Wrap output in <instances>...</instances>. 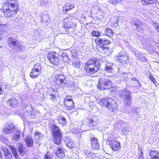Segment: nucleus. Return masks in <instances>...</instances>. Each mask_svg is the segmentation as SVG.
<instances>
[{"label":"nucleus","instance_id":"obj_1","mask_svg":"<svg viewBox=\"0 0 159 159\" xmlns=\"http://www.w3.org/2000/svg\"><path fill=\"white\" fill-rule=\"evenodd\" d=\"M3 5L2 11L6 17H13L17 14L18 7L17 0H6Z\"/></svg>","mask_w":159,"mask_h":159},{"label":"nucleus","instance_id":"obj_2","mask_svg":"<svg viewBox=\"0 0 159 159\" xmlns=\"http://www.w3.org/2000/svg\"><path fill=\"white\" fill-rule=\"evenodd\" d=\"M100 61L95 58L89 60L85 64L84 69L86 72L90 74L96 73L100 66Z\"/></svg>","mask_w":159,"mask_h":159},{"label":"nucleus","instance_id":"obj_3","mask_svg":"<svg viewBox=\"0 0 159 159\" xmlns=\"http://www.w3.org/2000/svg\"><path fill=\"white\" fill-rule=\"evenodd\" d=\"M75 19L71 17L66 18L62 21V27H64L67 33H73L76 27V25L73 22Z\"/></svg>","mask_w":159,"mask_h":159},{"label":"nucleus","instance_id":"obj_4","mask_svg":"<svg viewBox=\"0 0 159 159\" xmlns=\"http://www.w3.org/2000/svg\"><path fill=\"white\" fill-rule=\"evenodd\" d=\"M99 103L102 107H105L111 111L116 110L117 105L115 100L111 98H103L100 100Z\"/></svg>","mask_w":159,"mask_h":159},{"label":"nucleus","instance_id":"obj_5","mask_svg":"<svg viewBox=\"0 0 159 159\" xmlns=\"http://www.w3.org/2000/svg\"><path fill=\"white\" fill-rule=\"evenodd\" d=\"M119 93V97L124 100L125 105L126 107H130L131 102L130 92L126 89H123L120 90Z\"/></svg>","mask_w":159,"mask_h":159},{"label":"nucleus","instance_id":"obj_6","mask_svg":"<svg viewBox=\"0 0 159 159\" xmlns=\"http://www.w3.org/2000/svg\"><path fill=\"white\" fill-rule=\"evenodd\" d=\"M112 86V83L110 80L102 78L99 79L97 87L101 90H102L104 89H108Z\"/></svg>","mask_w":159,"mask_h":159},{"label":"nucleus","instance_id":"obj_7","mask_svg":"<svg viewBox=\"0 0 159 159\" xmlns=\"http://www.w3.org/2000/svg\"><path fill=\"white\" fill-rule=\"evenodd\" d=\"M55 82V86L57 88H60L64 86L66 82L65 75L62 74L56 75Z\"/></svg>","mask_w":159,"mask_h":159},{"label":"nucleus","instance_id":"obj_8","mask_svg":"<svg viewBox=\"0 0 159 159\" xmlns=\"http://www.w3.org/2000/svg\"><path fill=\"white\" fill-rule=\"evenodd\" d=\"M48 58L51 63L54 65H57L59 61V55L54 52H50L48 55Z\"/></svg>","mask_w":159,"mask_h":159},{"label":"nucleus","instance_id":"obj_9","mask_svg":"<svg viewBox=\"0 0 159 159\" xmlns=\"http://www.w3.org/2000/svg\"><path fill=\"white\" fill-rule=\"evenodd\" d=\"M65 108L68 110H73L75 108L74 103L71 97L67 96L64 98L63 102Z\"/></svg>","mask_w":159,"mask_h":159},{"label":"nucleus","instance_id":"obj_10","mask_svg":"<svg viewBox=\"0 0 159 159\" xmlns=\"http://www.w3.org/2000/svg\"><path fill=\"white\" fill-rule=\"evenodd\" d=\"M117 57L118 60L123 64H126L128 62V57L125 51L120 52Z\"/></svg>","mask_w":159,"mask_h":159},{"label":"nucleus","instance_id":"obj_11","mask_svg":"<svg viewBox=\"0 0 159 159\" xmlns=\"http://www.w3.org/2000/svg\"><path fill=\"white\" fill-rule=\"evenodd\" d=\"M87 122L91 129H93L99 123V120L96 116L93 115L88 118Z\"/></svg>","mask_w":159,"mask_h":159},{"label":"nucleus","instance_id":"obj_12","mask_svg":"<svg viewBox=\"0 0 159 159\" xmlns=\"http://www.w3.org/2000/svg\"><path fill=\"white\" fill-rule=\"evenodd\" d=\"M110 146L112 150L114 151H120L121 148L120 143L116 140L110 141Z\"/></svg>","mask_w":159,"mask_h":159},{"label":"nucleus","instance_id":"obj_13","mask_svg":"<svg viewBox=\"0 0 159 159\" xmlns=\"http://www.w3.org/2000/svg\"><path fill=\"white\" fill-rule=\"evenodd\" d=\"M131 50L139 60L143 61H146L147 59L143 53H141L134 48H132Z\"/></svg>","mask_w":159,"mask_h":159},{"label":"nucleus","instance_id":"obj_14","mask_svg":"<svg viewBox=\"0 0 159 159\" xmlns=\"http://www.w3.org/2000/svg\"><path fill=\"white\" fill-rule=\"evenodd\" d=\"M25 109L29 116L34 115L36 114V109L34 108L30 104H27L25 107Z\"/></svg>","mask_w":159,"mask_h":159},{"label":"nucleus","instance_id":"obj_15","mask_svg":"<svg viewBox=\"0 0 159 159\" xmlns=\"http://www.w3.org/2000/svg\"><path fill=\"white\" fill-rule=\"evenodd\" d=\"M95 43L98 45L102 44V45H109L111 43V41L106 38H98L95 39Z\"/></svg>","mask_w":159,"mask_h":159},{"label":"nucleus","instance_id":"obj_16","mask_svg":"<svg viewBox=\"0 0 159 159\" xmlns=\"http://www.w3.org/2000/svg\"><path fill=\"white\" fill-rule=\"evenodd\" d=\"M15 127L12 124H7L5 128L3 129V132L6 134H9L14 131Z\"/></svg>","mask_w":159,"mask_h":159},{"label":"nucleus","instance_id":"obj_17","mask_svg":"<svg viewBox=\"0 0 159 159\" xmlns=\"http://www.w3.org/2000/svg\"><path fill=\"white\" fill-rule=\"evenodd\" d=\"M9 29L7 24H2L0 21V40H1L2 38V33L7 32Z\"/></svg>","mask_w":159,"mask_h":159},{"label":"nucleus","instance_id":"obj_18","mask_svg":"<svg viewBox=\"0 0 159 159\" xmlns=\"http://www.w3.org/2000/svg\"><path fill=\"white\" fill-rule=\"evenodd\" d=\"M7 43L12 48H15L19 42L16 39L12 37H9L7 39Z\"/></svg>","mask_w":159,"mask_h":159},{"label":"nucleus","instance_id":"obj_19","mask_svg":"<svg viewBox=\"0 0 159 159\" xmlns=\"http://www.w3.org/2000/svg\"><path fill=\"white\" fill-rule=\"evenodd\" d=\"M64 140L66 145L69 148L73 149L75 147V144L70 138L66 137Z\"/></svg>","mask_w":159,"mask_h":159},{"label":"nucleus","instance_id":"obj_20","mask_svg":"<svg viewBox=\"0 0 159 159\" xmlns=\"http://www.w3.org/2000/svg\"><path fill=\"white\" fill-rule=\"evenodd\" d=\"M18 151L20 154L22 156L26 154L27 151V148L21 143H19L18 144Z\"/></svg>","mask_w":159,"mask_h":159},{"label":"nucleus","instance_id":"obj_21","mask_svg":"<svg viewBox=\"0 0 159 159\" xmlns=\"http://www.w3.org/2000/svg\"><path fill=\"white\" fill-rule=\"evenodd\" d=\"M91 146L93 149H98L99 148V143L96 137H93L91 139Z\"/></svg>","mask_w":159,"mask_h":159},{"label":"nucleus","instance_id":"obj_22","mask_svg":"<svg viewBox=\"0 0 159 159\" xmlns=\"http://www.w3.org/2000/svg\"><path fill=\"white\" fill-rule=\"evenodd\" d=\"M117 75L119 76L118 77V80H116V81L118 83H119L121 81L125 80H127L128 78L127 73H120V72L117 73Z\"/></svg>","mask_w":159,"mask_h":159},{"label":"nucleus","instance_id":"obj_23","mask_svg":"<svg viewBox=\"0 0 159 159\" xmlns=\"http://www.w3.org/2000/svg\"><path fill=\"white\" fill-rule=\"evenodd\" d=\"M51 129L53 134V136L61 135L60 129L59 128L55 125H52L51 126Z\"/></svg>","mask_w":159,"mask_h":159},{"label":"nucleus","instance_id":"obj_24","mask_svg":"<svg viewBox=\"0 0 159 159\" xmlns=\"http://www.w3.org/2000/svg\"><path fill=\"white\" fill-rule=\"evenodd\" d=\"M25 140L28 147L31 148L33 147L34 141L33 138L31 136H27L25 139Z\"/></svg>","mask_w":159,"mask_h":159},{"label":"nucleus","instance_id":"obj_25","mask_svg":"<svg viewBox=\"0 0 159 159\" xmlns=\"http://www.w3.org/2000/svg\"><path fill=\"white\" fill-rule=\"evenodd\" d=\"M7 104L11 107L15 108L18 105V103L17 100L15 98H12L8 100Z\"/></svg>","mask_w":159,"mask_h":159},{"label":"nucleus","instance_id":"obj_26","mask_svg":"<svg viewBox=\"0 0 159 159\" xmlns=\"http://www.w3.org/2000/svg\"><path fill=\"white\" fill-rule=\"evenodd\" d=\"M74 7L73 4L68 3L65 5V7H63L62 11L64 13H66L69 11L73 9Z\"/></svg>","mask_w":159,"mask_h":159},{"label":"nucleus","instance_id":"obj_27","mask_svg":"<svg viewBox=\"0 0 159 159\" xmlns=\"http://www.w3.org/2000/svg\"><path fill=\"white\" fill-rule=\"evenodd\" d=\"M113 65V63L107 62L105 64V70L109 73H112L113 71V70L112 69Z\"/></svg>","mask_w":159,"mask_h":159},{"label":"nucleus","instance_id":"obj_28","mask_svg":"<svg viewBox=\"0 0 159 159\" xmlns=\"http://www.w3.org/2000/svg\"><path fill=\"white\" fill-rule=\"evenodd\" d=\"M118 18L117 17H111L110 20L111 25L113 27H116L118 26Z\"/></svg>","mask_w":159,"mask_h":159},{"label":"nucleus","instance_id":"obj_29","mask_svg":"<svg viewBox=\"0 0 159 159\" xmlns=\"http://www.w3.org/2000/svg\"><path fill=\"white\" fill-rule=\"evenodd\" d=\"M150 155L152 159H159V152L152 151L150 153Z\"/></svg>","mask_w":159,"mask_h":159},{"label":"nucleus","instance_id":"obj_30","mask_svg":"<svg viewBox=\"0 0 159 159\" xmlns=\"http://www.w3.org/2000/svg\"><path fill=\"white\" fill-rule=\"evenodd\" d=\"M53 136L54 139L53 141L55 144L57 145L60 144L61 143V135H55Z\"/></svg>","mask_w":159,"mask_h":159},{"label":"nucleus","instance_id":"obj_31","mask_svg":"<svg viewBox=\"0 0 159 159\" xmlns=\"http://www.w3.org/2000/svg\"><path fill=\"white\" fill-rule=\"evenodd\" d=\"M40 74V73L32 69L30 76L32 78H37L39 76Z\"/></svg>","mask_w":159,"mask_h":159},{"label":"nucleus","instance_id":"obj_32","mask_svg":"<svg viewBox=\"0 0 159 159\" xmlns=\"http://www.w3.org/2000/svg\"><path fill=\"white\" fill-rule=\"evenodd\" d=\"M9 148L11 150L16 159H19V157L17 154L16 149L14 147L12 146H10Z\"/></svg>","mask_w":159,"mask_h":159},{"label":"nucleus","instance_id":"obj_33","mask_svg":"<svg viewBox=\"0 0 159 159\" xmlns=\"http://www.w3.org/2000/svg\"><path fill=\"white\" fill-rule=\"evenodd\" d=\"M134 24L135 26L134 28L138 31L139 30L140 28H142V23L138 20H134Z\"/></svg>","mask_w":159,"mask_h":159},{"label":"nucleus","instance_id":"obj_34","mask_svg":"<svg viewBox=\"0 0 159 159\" xmlns=\"http://www.w3.org/2000/svg\"><path fill=\"white\" fill-rule=\"evenodd\" d=\"M81 129L84 131H87L91 129V128L89 126V124L87 122L86 124H83L81 126Z\"/></svg>","mask_w":159,"mask_h":159},{"label":"nucleus","instance_id":"obj_35","mask_svg":"<svg viewBox=\"0 0 159 159\" xmlns=\"http://www.w3.org/2000/svg\"><path fill=\"white\" fill-rule=\"evenodd\" d=\"M56 155L59 158H63L64 156V153L61 148H59L56 152Z\"/></svg>","mask_w":159,"mask_h":159},{"label":"nucleus","instance_id":"obj_36","mask_svg":"<svg viewBox=\"0 0 159 159\" xmlns=\"http://www.w3.org/2000/svg\"><path fill=\"white\" fill-rule=\"evenodd\" d=\"M58 122L62 126H64L66 124V120L65 118L61 116L58 118Z\"/></svg>","mask_w":159,"mask_h":159},{"label":"nucleus","instance_id":"obj_37","mask_svg":"<svg viewBox=\"0 0 159 159\" xmlns=\"http://www.w3.org/2000/svg\"><path fill=\"white\" fill-rule=\"evenodd\" d=\"M42 68L41 64L40 63H37L34 65V67L32 69L41 73Z\"/></svg>","mask_w":159,"mask_h":159},{"label":"nucleus","instance_id":"obj_38","mask_svg":"<svg viewBox=\"0 0 159 159\" xmlns=\"http://www.w3.org/2000/svg\"><path fill=\"white\" fill-rule=\"evenodd\" d=\"M43 137V135L39 131L36 132L35 134V139H37V142H39Z\"/></svg>","mask_w":159,"mask_h":159},{"label":"nucleus","instance_id":"obj_39","mask_svg":"<svg viewBox=\"0 0 159 159\" xmlns=\"http://www.w3.org/2000/svg\"><path fill=\"white\" fill-rule=\"evenodd\" d=\"M125 122L122 120H119L114 124V126L118 128H120L124 124Z\"/></svg>","mask_w":159,"mask_h":159},{"label":"nucleus","instance_id":"obj_40","mask_svg":"<svg viewBox=\"0 0 159 159\" xmlns=\"http://www.w3.org/2000/svg\"><path fill=\"white\" fill-rule=\"evenodd\" d=\"M15 48L18 51H23L25 49V47H23L22 44L19 42L18 43Z\"/></svg>","mask_w":159,"mask_h":159},{"label":"nucleus","instance_id":"obj_41","mask_svg":"<svg viewBox=\"0 0 159 159\" xmlns=\"http://www.w3.org/2000/svg\"><path fill=\"white\" fill-rule=\"evenodd\" d=\"M49 19V17L48 15L44 14L43 15L42 18L41 19V22L42 23H46Z\"/></svg>","mask_w":159,"mask_h":159},{"label":"nucleus","instance_id":"obj_42","mask_svg":"<svg viewBox=\"0 0 159 159\" xmlns=\"http://www.w3.org/2000/svg\"><path fill=\"white\" fill-rule=\"evenodd\" d=\"M6 151L5 152L4 156L6 159H12V155L9 150L6 149Z\"/></svg>","mask_w":159,"mask_h":159},{"label":"nucleus","instance_id":"obj_43","mask_svg":"<svg viewBox=\"0 0 159 159\" xmlns=\"http://www.w3.org/2000/svg\"><path fill=\"white\" fill-rule=\"evenodd\" d=\"M71 132L72 133L77 135L78 138H79L81 137V134L79 130L78 129L76 128H74L72 130Z\"/></svg>","mask_w":159,"mask_h":159},{"label":"nucleus","instance_id":"obj_44","mask_svg":"<svg viewBox=\"0 0 159 159\" xmlns=\"http://www.w3.org/2000/svg\"><path fill=\"white\" fill-rule=\"evenodd\" d=\"M20 131L18 132L16 134L13 135V139L15 141H17L20 139Z\"/></svg>","mask_w":159,"mask_h":159},{"label":"nucleus","instance_id":"obj_45","mask_svg":"<svg viewBox=\"0 0 159 159\" xmlns=\"http://www.w3.org/2000/svg\"><path fill=\"white\" fill-rule=\"evenodd\" d=\"M113 34L112 31L109 28H107L105 31V34L107 36H111Z\"/></svg>","mask_w":159,"mask_h":159},{"label":"nucleus","instance_id":"obj_46","mask_svg":"<svg viewBox=\"0 0 159 159\" xmlns=\"http://www.w3.org/2000/svg\"><path fill=\"white\" fill-rule=\"evenodd\" d=\"M91 34L93 36L98 37L101 36V33L96 31H93L91 33Z\"/></svg>","mask_w":159,"mask_h":159},{"label":"nucleus","instance_id":"obj_47","mask_svg":"<svg viewBox=\"0 0 159 159\" xmlns=\"http://www.w3.org/2000/svg\"><path fill=\"white\" fill-rule=\"evenodd\" d=\"M72 65L74 67L77 68H79L80 67V64L79 62L75 61H72Z\"/></svg>","mask_w":159,"mask_h":159},{"label":"nucleus","instance_id":"obj_48","mask_svg":"<svg viewBox=\"0 0 159 159\" xmlns=\"http://www.w3.org/2000/svg\"><path fill=\"white\" fill-rule=\"evenodd\" d=\"M142 3L143 5H146L152 4L150 0H142Z\"/></svg>","mask_w":159,"mask_h":159},{"label":"nucleus","instance_id":"obj_49","mask_svg":"<svg viewBox=\"0 0 159 159\" xmlns=\"http://www.w3.org/2000/svg\"><path fill=\"white\" fill-rule=\"evenodd\" d=\"M51 96V97L50 98V99L53 102L56 101V96L55 94H52L50 95Z\"/></svg>","mask_w":159,"mask_h":159},{"label":"nucleus","instance_id":"obj_50","mask_svg":"<svg viewBox=\"0 0 159 159\" xmlns=\"http://www.w3.org/2000/svg\"><path fill=\"white\" fill-rule=\"evenodd\" d=\"M107 48L101 45L99 46L97 48V49L99 52H102L101 50H103Z\"/></svg>","mask_w":159,"mask_h":159},{"label":"nucleus","instance_id":"obj_51","mask_svg":"<svg viewBox=\"0 0 159 159\" xmlns=\"http://www.w3.org/2000/svg\"><path fill=\"white\" fill-rule=\"evenodd\" d=\"M141 86V84L138 80L134 83V86L135 87H140Z\"/></svg>","mask_w":159,"mask_h":159},{"label":"nucleus","instance_id":"obj_52","mask_svg":"<svg viewBox=\"0 0 159 159\" xmlns=\"http://www.w3.org/2000/svg\"><path fill=\"white\" fill-rule=\"evenodd\" d=\"M149 79L151 80V81L153 82L155 84H156V83L157 82L156 79L154 78V77L152 76V75H150L149 76Z\"/></svg>","mask_w":159,"mask_h":159},{"label":"nucleus","instance_id":"obj_53","mask_svg":"<svg viewBox=\"0 0 159 159\" xmlns=\"http://www.w3.org/2000/svg\"><path fill=\"white\" fill-rule=\"evenodd\" d=\"M154 26L156 28L157 30L159 32V24L158 23H156L154 25Z\"/></svg>","mask_w":159,"mask_h":159},{"label":"nucleus","instance_id":"obj_54","mask_svg":"<svg viewBox=\"0 0 159 159\" xmlns=\"http://www.w3.org/2000/svg\"><path fill=\"white\" fill-rule=\"evenodd\" d=\"M44 159H51V156H49L48 153L44 156Z\"/></svg>","mask_w":159,"mask_h":159},{"label":"nucleus","instance_id":"obj_55","mask_svg":"<svg viewBox=\"0 0 159 159\" xmlns=\"http://www.w3.org/2000/svg\"><path fill=\"white\" fill-rule=\"evenodd\" d=\"M47 0H42L40 1V4L42 6H43L44 4L47 3Z\"/></svg>","mask_w":159,"mask_h":159},{"label":"nucleus","instance_id":"obj_56","mask_svg":"<svg viewBox=\"0 0 159 159\" xmlns=\"http://www.w3.org/2000/svg\"><path fill=\"white\" fill-rule=\"evenodd\" d=\"M3 89L2 88V85L1 83H0V95L3 94Z\"/></svg>","mask_w":159,"mask_h":159},{"label":"nucleus","instance_id":"obj_57","mask_svg":"<svg viewBox=\"0 0 159 159\" xmlns=\"http://www.w3.org/2000/svg\"><path fill=\"white\" fill-rule=\"evenodd\" d=\"M132 112L134 114H136L137 113V111L135 108H132Z\"/></svg>","mask_w":159,"mask_h":159},{"label":"nucleus","instance_id":"obj_58","mask_svg":"<svg viewBox=\"0 0 159 159\" xmlns=\"http://www.w3.org/2000/svg\"><path fill=\"white\" fill-rule=\"evenodd\" d=\"M138 80L136 79L135 78H132L131 79L130 81L131 82H136Z\"/></svg>","mask_w":159,"mask_h":159},{"label":"nucleus","instance_id":"obj_59","mask_svg":"<svg viewBox=\"0 0 159 159\" xmlns=\"http://www.w3.org/2000/svg\"><path fill=\"white\" fill-rule=\"evenodd\" d=\"M157 0H150V1H151L152 3L153 2H156Z\"/></svg>","mask_w":159,"mask_h":159},{"label":"nucleus","instance_id":"obj_60","mask_svg":"<svg viewBox=\"0 0 159 159\" xmlns=\"http://www.w3.org/2000/svg\"><path fill=\"white\" fill-rule=\"evenodd\" d=\"M65 57L66 58V59H68V57L67 56H66V54H65Z\"/></svg>","mask_w":159,"mask_h":159},{"label":"nucleus","instance_id":"obj_61","mask_svg":"<svg viewBox=\"0 0 159 159\" xmlns=\"http://www.w3.org/2000/svg\"><path fill=\"white\" fill-rule=\"evenodd\" d=\"M121 134L122 135H125V133L124 132H122Z\"/></svg>","mask_w":159,"mask_h":159},{"label":"nucleus","instance_id":"obj_62","mask_svg":"<svg viewBox=\"0 0 159 159\" xmlns=\"http://www.w3.org/2000/svg\"><path fill=\"white\" fill-rule=\"evenodd\" d=\"M50 90H51V91H53V90H53V89H52V88H50Z\"/></svg>","mask_w":159,"mask_h":159},{"label":"nucleus","instance_id":"obj_63","mask_svg":"<svg viewBox=\"0 0 159 159\" xmlns=\"http://www.w3.org/2000/svg\"><path fill=\"white\" fill-rule=\"evenodd\" d=\"M141 30H142V31H143V30H142V29Z\"/></svg>","mask_w":159,"mask_h":159},{"label":"nucleus","instance_id":"obj_64","mask_svg":"<svg viewBox=\"0 0 159 159\" xmlns=\"http://www.w3.org/2000/svg\"><path fill=\"white\" fill-rule=\"evenodd\" d=\"M1 48V47L0 46V49Z\"/></svg>","mask_w":159,"mask_h":159}]
</instances>
